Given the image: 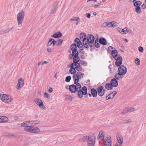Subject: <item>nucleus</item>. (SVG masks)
<instances>
[{"label":"nucleus","instance_id":"1","mask_svg":"<svg viewBox=\"0 0 146 146\" xmlns=\"http://www.w3.org/2000/svg\"><path fill=\"white\" fill-rule=\"evenodd\" d=\"M81 88V86L80 83H77L76 85L72 84L69 86V90L71 93H75L77 92L78 94V90Z\"/></svg>","mask_w":146,"mask_h":146},{"label":"nucleus","instance_id":"2","mask_svg":"<svg viewBox=\"0 0 146 146\" xmlns=\"http://www.w3.org/2000/svg\"><path fill=\"white\" fill-rule=\"evenodd\" d=\"M70 49L72 50V54L69 55V58L70 59H72V56H78L79 52L77 49V46L75 43L72 44L70 46Z\"/></svg>","mask_w":146,"mask_h":146},{"label":"nucleus","instance_id":"3","mask_svg":"<svg viewBox=\"0 0 146 146\" xmlns=\"http://www.w3.org/2000/svg\"><path fill=\"white\" fill-rule=\"evenodd\" d=\"M94 36L92 34L88 35L86 38L85 42H86L88 44H89L90 46L92 48L94 47V44L93 43L94 40Z\"/></svg>","mask_w":146,"mask_h":146},{"label":"nucleus","instance_id":"4","mask_svg":"<svg viewBox=\"0 0 146 146\" xmlns=\"http://www.w3.org/2000/svg\"><path fill=\"white\" fill-rule=\"evenodd\" d=\"M88 90L86 87L84 86L82 88L79 89L77 96L79 98H82L83 95H86L87 94Z\"/></svg>","mask_w":146,"mask_h":146},{"label":"nucleus","instance_id":"5","mask_svg":"<svg viewBox=\"0 0 146 146\" xmlns=\"http://www.w3.org/2000/svg\"><path fill=\"white\" fill-rule=\"evenodd\" d=\"M25 13L23 11L19 12L17 15V19L18 25L22 24L24 19Z\"/></svg>","mask_w":146,"mask_h":146},{"label":"nucleus","instance_id":"6","mask_svg":"<svg viewBox=\"0 0 146 146\" xmlns=\"http://www.w3.org/2000/svg\"><path fill=\"white\" fill-rule=\"evenodd\" d=\"M0 98L2 101L7 103L10 102L11 101L10 96L5 94H1L0 95Z\"/></svg>","mask_w":146,"mask_h":146},{"label":"nucleus","instance_id":"7","mask_svg":"<svg viewBox=\"0 0 146 146\" xmlns=\"http://www.w3.org/2000/svg\"><path fill=\"white\" fill-rule=\"evenodd\" d=\"M118 72L121 74L125 75L127 72V68L124 65H121L119 66L118 70Z\"/></svg>","mask_w":146,"mask_h":146},{"label":"nucleus","instance_id":"8","mask_svg":"<svg viewBox=\"0 0 146 146\" xmlns=\"http://www.w3.org/2000/svg\"><path fill=\"white\" fill-rule=\"evenodd\" d=\"M24 85V80L22 78H20L18 80V82L16 88L17 89H20L23 87Z\"/></svg>","mask_w":146,"mask_h":146},{"label":"nucleus","instance_id":"9","mask_svg":"<svg viewBox=\"0 0 146 146\" xmlns=\"http://www.w3.org/2000/svg\"><path fill=\"white\" fill-rule=\"evenodd\" d=\"M34 101L36 104L41 108L44 109L45 106L44 105L42 101L40 99L36 98L35 99Z\"/></svg>","mask_w":146,"mask_h":146},{"label":"nucleus","instance_id":"10","mask_svg":"<svg viewBox=\"0 0 146 146\" xmlns=\"http://www.w3.org/2000/svg\"><path fill=\"white\" fill-rule=\"evenodd\" d=\"M86 38H85L83 39L82 40L83 41V45L81 46L78 47L81 50H83L84 48H85L88 49L89 47V44H88L86 42H85V40H86Z\"/></svg>","mask_w":146,"mask_h":146},{"label":"nucleus","instance_id":"11","mask_svg":"<svg viewBox=\"0 0 146 146\" xmlns=\"http://www.w3.org/2000/svg\"><path fill=\"white\" fill-rule=\"evenodd\" d=\"M116 138L119 146H121L123 143V138L122 136L120 133H118L116 135Z\"/></svg>","mask_w":146,"mask_h":146},{"label":"nucleus","instance_id":"12","mask_svg":"<svg viewBox=\"0 0 146 146\" xmlns=\"http://www.w3.org/2000/svg\"><path fill=\"white\" fill-rule=\"evenodd\" d=\"M103 88V87L102 86H99L97 88L98 94L100 97H102L104 95V94L102 92Z\"/></svg>","mask_w":146,"mask_h":146},{"label":"nucleus","instance_id":"13","mask_svg":"<svg viewBox=\"0 0 146 146\" xmlns=\"http://www.w3.org/2000/svg\"><path fill=\"white\" fill-rule=\"evenodd\" d=\"M117 93V92L116 91H114L113 92L110 93V94H108L106 98V100H108L110 99L113 98L115 95Z\"/></svg>","mask_w":146,"mask_h":146},{"label":"nucleus","instance_id":"14","mask_svg":"<svg viewBox=\"0 0 146 146\" xmlns=\"http://www.w3.org/2000/svg\"><path fill=\"white\" fill-rule=\"evenodd\" d=\"M122 58L121 56H119L116 60L115 65L116 66H120L121 65L122 62Z\"/></svg>","mask_w":146,"mask_h":146},{"label":"nucleus","instance_id":"15","mask_svg":"<svg viewBox=\"0 0 146 146\" xmlns=\"http://www.w3.org/2000/svg\"><path fill=\"white\" fill-rule=\"evenodd\" d=\"M117 30L119 33L123 34H125L128 32V30L127 27L124 28L123 29L118 28L117 29Z\"/></svg>","mask_w":146,"mask_h":146},{"label":"nucleus","instance_id":"16","mask_svg":"<svg viewBox=\"0 0 146 146\" xmlns=\"http://www.w3.org/2000/svg\"><path fill=\"white\" fill-rule=\"evenodd\" d=\"M96 137L90 136L88 137V143H95Z\"/></svg>","mask_w":146,"mask_h":146},{"label":"nucleus","instance_id":"17","mask_svg":"<svg viewBox=\"0 0 146 146\" xmlns=\"http://www.w3.org/2000/svg\"><path fill=\"white\" fill-rule=\"evenodd\" d=\"M91 93L94 98H96L97 96L98 92L97 90L94 88L91 89Z\"/></svg>","mask_w":146,"mask_h":146},{"label":"nucleus","instance_id":"18","mask_svg":"<svg viewBox=\"0 0 146 146\" xmlns=\"http://www.w3.org/2000/svg\"><path fill=\"white\" fill-rule=\"evenodd\" d=\"M31 131V133H37L40 131V129L39 128L36 127L32 126Z\"/></svg>","mask_w":146,"mask_h":146},{"label":"nucleus","instance_id":"19","mask_svg":"<svg viewBox=\"0 0 146 146\" xmlns=\"http://www.w3.org/2000/svg\"><path fill=\"white\" fill-rule=\"evenodd\" d=\"M110 83L113 85V87H116L118 85L117 81L115 78L112 79L111 80Z\"/></svg>","mask_w":146,"mask_h":146},{"label":"nucleus","instance_id":"20","mask_svg":"<svg viewBox=\"0 0 146 146\" xmlns=\"http://www.w3.org/2000/svg\"><path fill=\"white\" fill-rule=\"evenodd\" d=\"M59 3L58 2H56L54 5L51 11V14H53L55 11H56L57 6Z\"/></svg>","mask_w":146,"mask_h":146},{"label":"nucleus","instance_id":"21","mask_svg":"<svg viewBox=\"0 0 146 146\" xmlns=\"http://www.w3.org/2000/svg\"><path fill=\"white\" fill-rule=\"evenodd\" d=\"M99 43L103 45H106L107 44V41L104 38L102 37L99 39Z\"/></svg>","mask_w":146,"mask_h":146},{"label":"nucleus","instance_id":"22","mask_svg":"<svg viewBox=\"0 0 146 146\" xmlns=\"http://www.w3.org/2000/svg\"><path fill=\"white\" fill-rule=\"evenodd\" d=\"M62 35V33L60 32H57L51 36V37L55 38L60 37Z\"/></svg>","mask_w":146,"mask_h":146},{"label":"nucleus","instance_id":"23","mask_svg":"<svg viewBox=\"0 0 146 146\" xmlns=\"http://www.w3.org/2000/svg\"><path fill=\"white\" fill-rule=\"evenodd\" d=\"M73 78L74 81V83L75 84L78 83V82L79 81V79L78 77V74H74L73 76Z\"/></svg>","mask_w":146,"mask_h":146},{"label":"nucleus","instance_id":"24","mask_svg":"<svg viewBox=\"0 0 146 146\" xmlns=\"http://www.w3.org/2000/svg\"><path fill=\"white\" fill-rule=\"evenodd\" d=\"M30 125V121H25L21 123V126L22 127H25V128L26 127H27V126Z\"/></svg>","mask_w":146,"mask_h":146},{"label":"nucleus","instance_id":"25","mask_svg":"<svg viewBox=\"0 0 146 146\" xmlns=\"http://www.w3.org/2000/svg\"><path fill=\"white\" fill-rule=\"evenodd\" d=\"M72 59L74 62L72 63V65L73 64H75L76 63H78V62H80V58L78 56L74 57L73 58H72Z\"/></svg>","mask_w":146,"mask_h":146},{"label":"nucleus","instance_id":"26","mask_svg":"<svg viewBox=\"0 0 146 146\" xmlns=\"http://www.w3.org/2000/svg\"><path fill=\"white\" fill-rule=\"evenodd\" d=\"M105 88L107 89L110 90H111L113 88V85L111 83H106L105 85Z\"/></svg>","mask_w":146,"mask_h":146},{"label":"nucleus","instance_id":"27","mask_svg":"<svg viewBox=\"0 0 146 146\" xmlns=\"http://www.w3.org/2000/svg\"><path fill=\"white\" fill-rule=\"evenodd\" d=\"M123 74H121L120 73L118 72L115 74L114 77L117 80H120L123 77Z\"/></svg>","mask_w":146,"mask_h":146},{"label":"nucleus","instance_id":"28","mask_svg":"<svg viewBox=\"0 0 146 146\" xmlns=\"http://www.w3.org/2000/svg\"><path fill=\"white\" fill-rule=\"evenodd\" d=\"M98 139H100L101 140H103L104 139V134L102 131L100 132L98 136Z\"/></svg>","mask_w":146,"mask_h":146},{"label":"nucleus","instance_id":"29","mask_svg":"<svg viewBox=\"0 0 146 146\" xmlns=\"http://www.w3.org/2000/svg\"><path fill=\"white\" fill-rule=\"evenodd\" d=\"M77 42L76 44L78 47H79L80 45L82 44V42L80 40V39L78 38H76L74 40V42Z\"/></svg>","mask_w":146,"mask_h":146},{"label":"nucleus","instance_id":"30","mask_svg":"<svg viewBox=\"0 0 146 146\" xmlns=\"http://www.w3.org/2000/svg\"><path fill=\"white\" fill-rule=\"evenodd\" d=\"M111 54L113 58H115L117 55V51L116 50H112Z\"/></svg>","mask_w":146,"mask_h":146},{"label":"nucleus","instance_id":"31","mask_svg":"<svg viewBox=\"0 0 146 146\" xmlns=\"http://www.w3.org/2000/svg\"><path fill=\"white\" fill-rule=\"evenodd\" d=\"M106 146H111V139H107L105 142L104 145H106Z\"/></svg>","mask_w":146,"mask_h":146},{"label":"nucleus","instance_id":"32","mask_svg":"<svg viewBox=\"0 0 146 146\" xmlns=\"http://www.w3.org/2000/svg\"><path fill=\"white\" fill-rule=\"evenodd\" d=\"M32 126H31V125H30L27 126V127H26L25 128H24V130L25 131L31 133Z\"/></svg>","mask_w":146,"mask_h":146},{"label":"nucleus","instance_id":"33","mask_svg":"<svg viewBox=\"0 0 146 146\" xmlns=\"http://www.w3.org/2000/svg\"><path fill=\"white\" fill-rule=\"evenodd\" d=\"M1 122H5L8 121V118L5 116H3L1 117Z\"/></svg>","mask_w":146,"mask_h":146},{"label":"nucleus","instance_id":"34","mask_svg":"<svg viewBox=\"0 0 146 146\" xmlns=\"http://www.w3.org/2000/svg\"><path fill=\"white\" fill-rule=\"evenodd\" d=\"M80 40H81L83 38V40L85 38H86V33H81L80 35Z\"/></svg>","mask_w":146,"mask_h":146},{"label":"nucleus","instance_id":"35","mask_svg":"<svg viewBox=\"0 0 146 146\" xmlns=\"http://www.w3.org/2000/svg\"><path fill=\"white\" fill-rule=\"evenodd\" d=\"M31 125H35L38 124L40 123L39 121L38 120L36 121H30Z\"/></svg>","mask_w":146,"mask_h":146},{"label":"nucleus","instance_id":"36","mask_svg":"<svg viewBox=\"0 0 146 146\" xmlns=\"http://www.w3.org/2000/svg\"><path fill=\"white\" fill-rule=\"evenodd\" d=\"M142 4V2L140 1H137L135 2L134 3V5L135 7H137L140 5Z\"/></svg>","mask_w":146,"mask_h":146},{"label":"nucleus","instance_id":"37","mask_svg":"<svg viewBox=\"0 0 146 146\" xmlns=\"http://www.w3.org/2000/svg\"><path fill=\"white\" fill-rule=\"evenodd\" d=\"M76 74H78L79 79L82 78L83 77V76L84 75V73H82L80 72H77Z\"/></svg>","mask_w":146,"mask_h":146},{"label":"nucleus","instance_id":"38","mask_svg":"<svg viewBox=\"0 0 146 146\" xmlns=\"http://www.w3.org/2000/svg\"><path fill=\"white\" fill-rule=\"evenodd\" d=\"M79 63H80V64H81L85 66H87V64L86 62L82 60H80V62Z\"/></svg>","mask_w":146,"mask_h":146},{"label":"nucleus","instance_id":"39","mask_svg":"<svg viewBox=\"0 0 146 146\" xmlns=\"http://www.w3.org/2000/svg\"><path fill=\"white\" fill-rule=\"evenodd\" d=\"M71 66L74 67V66L75 67H74L75 68H76V69H77L79 66H80V63H76L75 64H73L72 65V63L71 64Z\"/></svg>","mask_w":146,"mask_h":146},{"label":"nucleus","instance_id":"40","mask_svg":"<svg viewBox=\"0 0 146 146\" xmlns=\"http://www.w3.org/2000/svg\"><path fill=\"white\" fill-rule=\"evenodd\" d=\"M135 12L138 13H140L141 11V8L139 6H138L137 7L135 8Z\"/></svg>","mask_w":146,"mask_h":146},{"label":"nucleus","instance_id":"41","mask_svg":"<svg viewBox=\"0 0 146 146\" xmlns=\"http://www.w3.org/2000/svg\"><path fill=\"white\" fill-rule=\"evenodd\" d=\"M63 41L62 39H60L56 41V45H60Z\"/></svg>","mask_w":146,"mask_h":146},{"label":"nucleus","instance_id":"42","mask_svg":"<svg viewBox=\"0 0 146 146\" xmlns=\"http://www.w3.org/2000/svg\"><path fill=\"white\" fill-rule=\"evenodd\" d=\"M80 19V18L79 17H74L71 18L70 19V20L71 21H78V20Z\"/></svg>","mask_w":146,"mask_h":146},{"label":"nucleus","instance_id":"43","mask_svg":"<svg viewBox=\"0 0 146 146\" xmlns=\"http://www.w3.org/2000/svg\"><path fill=\"white\" fill-rule=\"evenodd\" d=\"M71 77L70 76H68L66 77L65 81L66 82H69L71 80Z\"/></svg>","mask_w":146,"mask_h":146},{"label":"nucleus","instance_id":"44","mask_svg":"<svg viewBox=\"0 0 146 146\" xmlns=\"http://www.w3.org/2000/svg\"><path fill=\"white\" fill-rule=\"evenodd\" d=\"M53 40L52 38H50V40L47 44V46H50L52 44V40Z\"/></svg>","mask_w":146,"mask_h":146},{"label":"nucleus","instance_id":"45","mask_svg":"<svg viewBox=\"0 0 146 146\" xmlns=\"http://www.w3.org/2000/svg\"><path fill=\"white\" fill-rule=\"evenodd\" d=\"M135 63L137 65H139L140 64V61L138 58H136L135 59Z\"/></svg>","mask_w":146,"mask_h":146},{"label":"nucleus","instance_id":"46","mask_svg":"<svg viewBox=\"0 0 146 146\" xmlns=\"http://www.w3.org/2000/svg\"><path fill=\"white\" fill-rule=\"evenodd\" d=\"M128 110V112H132L134 111L135 110V109L131 107L127 108Z\"/></svg>","mask_w":146,"mask_h":146},{"label":"nucleus","instance_id":"47","mask_svg":"<svg viewBox=\"0 0 146 146\" xmlns=\"http://www.w3.org/2000/svg\"><path fill=\"white\" fill-rule=\"evenodd\" d=\"M128 111L127 109V108H126V109H125L121 113L122 114H124L126 113H128Z\"/></svg>","mask_w":146,"mask_h":146},{"label":"nucleus","instance_id":"48","mask_svg":"<svg viewBox=\"0 0 146 146\" xmlns=\"http://www.w3.org/2000/svg\"><path fill=\"white\" fill-rule=\"evenodd\" d=\"M131 121V119H129L127 120H125L124 122L125 124H129Z\"/></svg>","mask_w":146,"mask_h":146},{"label":"nucleus","instance_id":"49","mask_svg":"<svg viewBox=\"0 0 146 146\" xmlns=\"http://www.w3.org/2000/svg\"><path fill=\"white\" fill-rule=\"evenodd\" d=\"M66 98L67 99H68L70 101H72V98L70 96L67 95L66 96Z\"/></svg>","mask_w":146,"mask_h":146},{"label":"nucleus","instance_id":"50","mask_svg":"<svg viewBox=\"0 0 146 146\" xmlns=\"http://www.w3.org/2000/svg\"><path fill=\"white\" fill-rule=\"evenodd\" d=\"M44 97L46 98H50V96L49 94L48 93L46 92H44Z\"/></svg>","mask_w":146,"mask_h":146},{"label":"nucleus","instance_id":"51","mask_svg":"<svg viewBox=\"0 0 146 146\" xmlns=\"http://www.w3.org/2000/svg\"><path fill=\"white\" fill-rule=\"evenodd\" d=\"M88 137L87 136L84 137L82 139V140L83 142H85L88 141Z\"/></svg>","mask_w":146,"mask_h":146},{"label":"nucleus","instance_id":"52","mask_svg":"<svg viewBox=\"0 0 146 146\" xmlns=\"http://www.w3.org/2000/svg\"><path fill=\"white\" fill-rule=\"evenodd\" d=\"M138 50L139 51L141 52H143V48L141 46L139 47L138 48Z\"/></svg>","mask_w":146,"mask_h":146},{"label":"nucleus","instance_id":"53","mask_svg":"<svg viewBox=\"0 0 146 146\" xmlns=\"http://www.w3.org/2000/svg\"><path fill=\"white\" fill-rule=\"evenodd\" d=\"M71 68L69 70V72L70 73H71L72 74H73V69H74V67L71 66V65H70V66Z\"/></svg>","mask_w":146,"mask_h":146},{"label":"nucleus","instance_id":"54","mask_svg":"<svg viewBox=\"0 0 146 146\" xmlns=\"http://www.w3.org/2000/svg\"><path fill=\"white\" fill-rule=\"evenodd\" d=\"M94 46H95L97 48L100 47V44L98 42H97L96 43H94Z\"/></svg>","mask_w":146,"mask_h":146},{"label":"nucleus","instance_id":"55","mask_svg":"<svg viewBox=\"0 0 146 146\" xmlns=\"http://www.w3.org/2000/svg\"><path fill=\"white\" fill-rule=\"evenodd\" d=\"M108 25L107 22L104 23H103L102 25V27H106Z\"/></svg>","mask_w":146,"mask_h":146},{"label":"nucleus","instance_id":"56","mask_svg":"<svg viewBox=\"0 0 146 146\" xmlns=\"http://www.w3.org/2000/svg\"><path fill=\"white\" fill-rule=\"evenodd\" d=\"M53 40H52V46H54L55 44L56 45V41L53 38H52Z\"/></svg>","mask_w":146,"mask_h":146},{"label":"nucleus","instance_id":"57","mask_svg":"<svg viewBox=\"0 0 146 146\" xmlns=\"http://www.w3.org/2000/svg\"><path fill=\"white\" fill-rule=\"evenodd\" d=\"M107 25H108V27H112L113 26V25L112 24V22H110V23H107Z\"/></svg>","mask_w":146,"mask_h":146},{"label":"nucleus","instance_id":"58","mask_svg":"<svg viewBox=\"0 0 146 146\" xmlns=\"http://www.w3.org/2000/svg\"><path fill=\"white\" fill-rule=\"evenodd\" d=\"M141 7L143 9H144L146 8V4L145 3H143L141 6Z\"/></svg>","mask_w":146,"mask_h":146},{"label":"nucleus","instance_id":"59","mask_svg":"<svg viewBox=\"0 0 146 146\" xmlns=\"http://www.w3.org/2000/svg\"><path fill=\"white\" fill-rule=\"evenodd\" d=\"M82 69V67L80 65V66H79L78 68L77 69H76V70H77L78 71V72H80L81 71Z\"/></svg>","mask_w":146,"mask_h":146},{"label":"nucleus","instance_id":"60","mask_svg":"<svg viewBox=\"0 0 146 146\" xmlns=\"http://www.w3.org/2000/svg\"><path fill=\"white\" fill-rule=\"evenodd\" d=\"M82 69V67L80 65V66H79L78 68L77 69H76V70H77L78 71V72H80L81 71Z\"/></svg>","mask_w":146,"mask_h":146},{"label":"nucleus","instance_id":"61","mask_svg":"<svg viewBox=\"0 0 146 146\" xmlns=\"http://www.w3.org/2000/svg\"><path fill=\"white\" fill-rule=\"evenodd\" d=\"M100 5V4L99 3H98L96 4H95L94 5V7L95 8H97L99 7V6Z\"/></svg>","mask_w":146,"mask_h":146},{"label":"nucleus","instance_id":"62","mask_svg":"<svg viewBox=\"0 0 146 146\" xmlns=\"http://www.w3.org/2000/svg\"><path fill=\"white\" fill-rule=\"evenodd\" d=\"M86 16L88 18H90L91 16V14L89 13H87L86 14Z\"/></svg>","mask_w":146,"mask_h":146},{"label":"nucleus","instance_id":"63","mask_svg":"<svg viewBox=\"0 0 146 146\" xmlns=\"http://www.w3.org/2000/svg\"><path fill=\"white\" fill-rule=\"evenodd\" d=\"M80 53L82 54H83L85 56H86V54L85 53H84V51H80Z\"/></svg>","mask_w":146,"mask_h":146},{"label":"nucleus","instance_id":"64","mask_svg":"<svg viewBox=\"0 0 146 146\" xmlns=\"http://www.w3.org/2000/svg\"><path fill=\"white\" fill-rule=\"evenodd\" d=\"M95 143H88V146H94Z\"/></svg>","mask_w":146,"mask_h":146}]
</instances>
